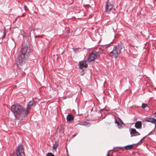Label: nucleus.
<instances>
[{"mask_svg":"<svg viewBox=\"0 0 156 156\" xmlns=\"http://www.w3.org/2000/svg\"><path fill=\"white\" fill-rule=\"evenodd\" d=\"M77 49H78V48H73V51L74 52H76L77 51Z\"/></svg>","mask_w":156,"mask_h":156,"instance_id":"5701e85b","label":"nucleus"},{"mask_svg":"<svg viewBox=\"0 0 156 156\" xmlns=\"http://www.w3.org/2000/svg\"><path fill=\"white\" fill-rule=\"evenodd\" d=\"M58 145V144L57 142H55V144L53 145L52 149L53 150H55L56 149Z\"/></svg>","mask_w":156,"mask_h":156,"instance_id":"f8f14e48","label":"nucleus"},{"mask_svg":"<svg viewBox=\"0 0 156 156\" xmlns=\"http://www.w3.org/2000/svg\"><path fill=\"white\" fill-rule=\"evenodd\" d=\"M41 37V36H35V37Z\"/></svg>","mask_w":156,"mask_h":156,"instance_id":"bb28decb","label":"nucleus"},{"mask_svg":"<svg viewBox=\"0 0 156 156\" xmlns=\"http://www.w3.org/2000/svg\"><path fill=\"white\" fill-rule=\"evenodd\" d=\"M122 46V45L121 44L115 47L113 50L111 52L109 55L112 58H117L118 55L120 53Z\"/></svg>","mask_w":156,"mask_h":156,"instance_id":"7ed1b4c3","label":"nucleus"},{"mask_svg":"<svg viewBox=\"0 0 156 156\" xmlns=\"http://www.w3.org/2000/svg\"><path fill=\"white\" fill-rule=\"evenodd\" d=\"M84 123L85 125H86V124H88V123H87V122H84Z\"/></svg>","mask_w":156,"mask_h":156,"instance_id":"c85d7f7f","label":"nucleus"},{"mask_svg":"<svg viewBox=\"0 0 156 156\" xmlns=\"http://www.w3.org/2000/svg\"><path fill=\"white\" fill-rule=\"evenodd\" d=\"M30 48L26 46L22 48L19 52L16 61L17 65H22L23 62L27 60L30 56Z\"/></svg>","mask_w":156,"mask_h":156,"instance_id":"f257e3e1","label":"nucleus"},{"mask_svg":"<svg viewBox=\"0 0 156 156\" xmlns=\"http://www.w3.org/2000/svg\"><path fill=\"white\" fill-rule=\"evenodd\" d=\"M106 111L105 109H101L100 110V112L101 113L102 115L103 114H104L105 113L104 112V111Z\"/></svg>","mask_w":156,"mask_h":156,"instance_id":"dca6fc26","label":"nucleus"},{"mask_svg":"<svg viewBox=\"0 0 156 156\" xmlns=\"http://www.w3.org/2000/svg\"><path fill=\"white\" fill-rule=\"evenodd\" d=\"M108 156H109V154H108Z\"/></svg>","mask_w":156,"mask_h":156,"instance_id":"e433bc0d","label":"nucleus"},{"mask_svg":"<svg viewBox=\"0 0 156 156\" xmlns=\"http://www.w3.org/2000/svg\"><path fill=\"white\" fill-rule=\"evenodd\" d=\"M73 117L71 115L68 114L67 116L66 119L67 121H71L73 120Z\"/></svg>","mask_w":156,"mask_h":156,"instance_id":"9d476101","label":"nucleus"},{"mask_svg":"<svg viewBox=\"0 0 156 156\" xmlns=\"http://www.w3.org/2000/svg\"><path fill=\"white\" fill-rule=\"evenodd\" d=\"M113 8V6L112 4L108 2V10H112Z\"/></svg>","mask_w":156,"mask_h":156,"instance_id":"ddd939ff","label":"nucleus"},{"mask_svg":"<svg viewBox=\"0 0 156 156\" xmlns=\"http://www.w3.org/2000/svg\"><path fill=\"white\" fill-rule=\"evenodd\" d=\"M154 114L155 115V117H156V112H155Z\"/></svg>","mask_w":156,"mask_h":156,"instance_id":"7c9ffc66","label":"nucleus"},{"mask_svg":"<svg viewBox=\"0 0 156 156\" xmlns=\"http://www.w3.org/2000/svg\"><path fill=\"white\" fill-rule=\"evenodd\" d=\"M130 133L131 136H137L140 134V133L137 132L135 129H130Z\"/></svg>","mask_w":156,"mask_h":156,"instance_id":"0eeeda50","label":"nucleus"},{"mask_svg":"<svg viewBox=\"0 0 156 156\" xmlns=\"http://www.w3.org/2000/svg\"><path fill=\"white\" fill-rule=\"evenodd\" d=\"M46 156H54L52 153H48L47 154Z\"/></svg>","mask_w":156,"mask_h":156,"instance_id":"f3484780","label":"nucleus"},{"mask_svg":"<svg viewBox=\"0 0 156 156\" xmlns=\"http://www.w3.org/2000/svg\"><path fill=\"white\" fill-rule=\"evenodd\" d=\"M24 9L25 11H27V10H28V9L25 5H24Z\"/></svg>","mask_w":156,"mask_h":156,"instance_id":"6ab92c4d","label":"nucleus"},{"mask_svg":"<svg viewBox=\"0 0 156 156\" xmlns=\"http://www.w3.org/2000/svg\"><path fill=\"white\" fill-rule=\"evenodd\" d=\"M106 116V115H105L104 116V118H105V117Z\"/></svg>","mask_w":156,"mask_h":156,"instance_id":"72a5a7b5","label":"nucleus"},{"mask_svg":"<svg viewBox=\"0 0 156 156\" xmlns=\"http://www.w3.org/2000/svg\"><path fill=\"white\" fill-rule=\"evenodd\" d=\"M24 14V13L21 16H24V15H23V14Z\"/></svg>","mask_w":156,"mask_h":156,"instance_id":"c756f323","label":"nucleus"},{"mask_svg":"<svg viewBox=\"0 0 156 156\" xmlns=\"http://www.w3.org/2000/svg\"><path fill=\"white\" fill-rule=\"evenodd\" d=\"M66 154L67 155V156H68L69 155H68V150H67V148L66 149Z\"/></svg>","mask_w":156,"mask_h":156,"instance_id":"b1692460","label":"nucleus"},{"mask_svg":"<svg viewBox=\"0 0 156 156\" xmlns=\"http://www.w3.org/2000/svg\"><path fill=\"white\" fill-rule=\"evenodd\" d=\"M135 127L137 129H140L142 127V123L140 121H137L135 123Z\"/></svg>","mask_w":156,"mask_h":156,"instance_id":"1a4fd4ad","label":"nucleus"},{"mask_svg":"<svg viewBox=\"0 0 156 156\" xmlns=\"http://www.w3.org/2000/svg\"><path fill=\"white\" fill-rule=\"evenodd\" d=\"M99 55L98 52L93 51L92 52L89 56L87 61L88 62H90L98 58Z\"/></svg>","mask_w":156,"mask_h":156,"instance_id":"20e7f679","label":"nucleus"},{"mask_svg":"<svg viewBox=\"0 0 156 156\" xmlns=\"http://www.w3.org/2000/svg\"><path fill=\"white\" fill-rule=\"evenodd\" d=\"M106 156H107V155Z\"/></svg>","mask_w":156,"mask_h":156,"instance_id":"58836bf2","label":"nucleus"},{"mask_svg":"<svg viewBox=\"0 0 156 156\" xmlns=\"http://www.w3.org/2000/svg\"><path fill=\"white\" fill-rule=\"evenodd\" d=\"M115 123L117 124L119 128L120 126H121L120 124L118 121L116 120L115 122Z\"/></svg>","mask_w":156,"mask_h":156,"instance_id":"a211bd4d","label":"nucleus"},{"mask_svg":"<svg viewBox=\"0 0 156 156\" xmlns=\"http://www.w3.org/2000/svg\"><path fill=\"white\" fill-rule=\"evenodd\" d=\"M105 48H107V46H105Z\"/></svg>","mask_w":156,"mask_h":156,"instance_id":"473e14b6","label":"nucleus"},{"mask_svg":"<svg viewBox=\"0 0 156 156\" xmlns=\"http://www.w3.org/2000/svg\"><path fill=\"white\" fill-rule=\"evenodd\" d=\"M6 34V33L5 30H4V32H3V37L4 38L5 37V36Z\"/></svg>","mask_w":156,"mask_h":156,"instance_id":"aec40b11","label":"nucleus"},{"mask_svg":"<svg viewBox=\"0 0 156 156\" xmlns=\"http://www.w3.org/2000/svg\"><path fill=\"white\" fill-rule=\"evenodd\" d=\"M10 109L14 113L16 118H17V116H25L27 114H25V110L23 106L18 104L12 105Z\"/></svg>","mask_w":156,"mask_h":156,"instance_id":"f03ea898","label":"nucleus"},{"mask_svg":"<svg viewBox=\"0 0 156 156\" xmlns=\"http://www.w3.org/2000/svg\"><path fill=\"white\" fill-rule=\"evenodd\" d=\"M90 17H91V15H90Z\"/></svg>","mask_w":156,"mask_h":156,"instance_id":"f704fd0d","label":"nucleus"},{"mask_svg":"<svg viewBox=\"0 0 156 156\" xmlns=\"http://www.w3.org/2000/svg\"><path fill=\"white\" fill-rule=\"evenodd\" d=\"M34 101H30L29 102L27 105V107L25 109V114H28L29 113V110L31 109V107L33 105Z\"/></svg>","mask_w":156,"mask_h":156,"instance_id":"423d86ee","label":"nucleus"},{"mask_svg":"<svg viewBox=\"0 0 156 156\" xmlns=\"http://www.w3.org/2000/svg\"><path fill=\"white\" fill-rule=\"evenodd\" d=\"M156 123V119L153 118V123Z\"/></svg>","mask_w":156,"mask_h":156,"instance_id":"4be33fe9","label":"nucleus"},{"mask_svg":"<svg viewBox=\"0 0 156 156\" xmlns=\"http://www.w3.org/2000/svg\"><path fill=\"white\" fill-rule=\"evenodd\" d=\"M66 32L68 34H69L70 33V31L69 30H67Z\"/></svg>","mask_w":156,"mask_h":156,"instance_id":"393cba45","label":"nucleus"},{"mask_svg":"<svg viewBox=\"0 0 156 156\" xmlns=\"http://www.w3.org/2000/svg\"><path fill=\"white\" fill-rule=\"evenodd\" d=\"M12 40L13 41V42H14V39H13V38H12Z\"/></svg>","mask_w":156,"mask_h":156,"instance_id":"2f4dec72","label":"nucleus"},{"mask_svg":"<svg viewBox=\"0 0 156 156\" xmlns=\"http://www.w3.org/2000/svg\"><path fill=\"white\" fill-rule=\"evenodd\" d=\"M107 2H106V4L105 5V10L107 11Z\"/></svg>","mask_w":156,"mask_h":156,"instance_id":"412c9836","label":"nucleus"},{"mask_svg":"<svg viewBox=\"0 0 156 156\" xmlns=\"http://www.w3.org/2000/svg\"><path fill=\"white\" fill-rule=\"evenodd\" d=\"M16 156H25L24 150L22 144L19 145L16 149Z\"/></svg>","mask_w":156,"mask_h":156,"instance_id":"39448f33","label":"nucleus"},{"mask_svg":"<svg viewBox=\"0 0 156 156\" xmlns=\"http://www.w3.org/2000/svg\"><path fill=\"white\" fill-rule=\"evenodd\" d=\"M76 135H73L72 136V138H74L75 136H76Z\"/></svg>","mask_w":156,"mask_h":156,"instance_id":"cd10ccee","label":"nucleus"},{"mask_svg":"<svg viewBox=\"0 0 156 156\" xmlns=\"http://www.w3.org/2000/svg\"><path fill=\"white\" fill-rule=\"evenodd\" d=\"M153 118H148L146 120V121L148 122H151L153 123Z\"/></svg>","mask_w":156,"mask_h":156,"instance_id":"4468645a","label":"nucleus"},{"mask_svg":"<svg viewBox=\"0 0 156 156\" xmlns=\"http://www.w3.org/2000/svg\"><path fill=\"white\" fill-rule=\"evenodd\" d=\"M133 145H128L126 146L125 147V148L126 150H130V149H132L133 148Z\"/></svg>","mask_w":156,"mask_h":156,"instance_id":"9b49d317","label":"nucleus"},{"mask_svg":"<svg viewBox=\"0 0 156 156\" xmlns=\"http://www.w3.org/2000/svg\"><path fill=\"white\" fill-rule=\"evenodd\" d=\"M89 5H84V6L85 8H86V7H89Z\"/></svg>","mask_w":156,"mask_h":156,"instance_id":"a878e982","label":"nucleus"},{"mask_svg":"<svg viewBox=\"0 0 156 156\" xmlns=\"http://www.w3.org/2000/svg\"><path fill=\"white\" fill-rule=\"evenodd\" d=\"M147 106V105L146 104L143 103L142 104V108H144L146 107Z\"/></svg>","mask_w":156,"mask_h":156,"instance_id":"2eb2a0df","label":"nucleus"},{"mask_svg":"<svg viewBox=\"0 0 156 156\" xmlns=\"http://www.w3.org/2000/svg\"><path fill=\"white\" fill-rule=\"evenodd\" d=\"M144 138L143 139H141V140H140V141L142 140L143 139H144Z\"/></svg>","mask_w":156,"mask_h":156,"instance_id":"c9c22d12","label":"nucleus"},{"mask_svg":"<svg viewBox=\"0 0 156 156\" xmlns=\"http://www.w3.org/2000/svg\"><path fill=\"white\" fill-rule=\"evenodd\" d=\"M21 35H23V34H21Z\"/></svg>","mask_w":156,"mask_h":156,"instance_id":"4c0bfd02","label":"nucleus"},{"mask_svg":"<svg viewBox=\"0 0 156 156\" xmlns=\"http://www.w3.org/2000/svg\"><path fill=\"white\" fill-rule=\"evenodd\" d=\"M86 61L85 60H83L80 62L79 64V66L80 69H82L84 67H86Z\"/></svg>","mask_w":156,"mask_h":156,"instance_id":"6e6552de","label":"nucleus"}]
</instances>
